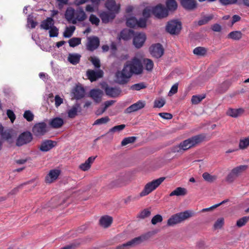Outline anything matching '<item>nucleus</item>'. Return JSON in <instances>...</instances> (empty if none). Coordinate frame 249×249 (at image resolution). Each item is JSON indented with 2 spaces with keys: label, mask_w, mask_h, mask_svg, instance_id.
I'll return each instance as SVG.
<instances>
[{
  "label": "nucleus",
  "mask_w": 249,
  "mask_h": 249,
  "mask_svg": "<svg viewBox=\"0 0 249 249\" xmlns=\"http://www.w3.org/2000/svg\"><path fill=\"white\" fill-rule=\"evenodd\" d=\"M146 36L142 33H137L135 34L133 37V44L137 48H140L142 46L145 40Z\"/></svg>",
  "instance_id": "f8f14e48"
},
{
  "label": "nucleus",
  "mask_w": 249,
  "mask_h": 249,
  "mask_svg": "<svg viewBox=\"0 0 249 249\" xmlns=\"http://www.w3.org/2000/svg\"><path fill=\"white\" fill-rule=\"evenodd\" d=\"M193 213L191 211H185L173 215L167 220V224L168 226H173L176 224L181 223L193 215Z\"/></svg>",
  "instance_id": "20e7f679"
},
{
  "label": "nucleus",
  "mask_w": 249,
  "mask_h": 249,
  "mask_svg": "<svg viewBox=\"0 0 249 249\" xmlns=\"http://www.w3.org/2000/svg\"><path fill=\"white\" fill-rule=\"evenodd\" d=\"M249 145V136L245 138L240 140L239 144V148L244 149Z\"/></svg>",
  "instance_id": "37998d69"
},
{
  "label": "nucleus",
  "mask_w": 249,
  "mask_h": 249,
  "mask_svg": "<svg viewBox=\"0 0 249 249\" xmlns=\"http://www.w3.org/2000/svg\"><path fill=\"white\" fill-rule=\"evenodd\" d=\"M60 174V171L58 169L51 170L45 177L46 183H51L57 179Z\"/></svg>",
  "instance_id": "6ab92c4d"
},
{
  "label": "nucleus",
  "mask_w": 249,
  "mask_h": 249,
  "mask_svg": "<svg viewBox=\"0 0 249 249\" xmlns=\"http://www.w3.org/2000/svg\"><path fill=\"white\" fill-rule=\"evenodd\" d=\"M193 53L198 56H204L207 53V50L204 47H197L194 49Z\"/></svg>",
  "instance_id": "ea45409f"
},
{
  "label": "nucleus",
  "mask_w": 249,
  "mask_h": 249,
  "mask_svg": "<svg viewBox=\"0 0 249 249\" xmlns=\"http://www.w3.org/2000/svg\"><path fill=\"white\" fill-rule=\"evenodd\" d=\"M187 194V189L183 187H178L173 191H172L169 195L170 196H184Z\"/></svg>",
  "instance_id": "7c9ffc66"
},
{
  "label": "nucleus",
  "mask_w": 249,
  "mask_h": 249,
  "mask_svg": "<svg viewBox=\"0 0 249 249\" xmlns=\"http://www.w3.org/2000/svg\"><path fill=\"white\" fill-rule=\"evenodd\" d=\"M72 93L75 98L79 99L84 96L85 89L81 86L77 85L73 89Z\"/></svg>",
  "instance_id": "b1692460"
},
{
  "label": "nucleus",
  "mask_w": 249,
  "mask_h": 249,
  "mask_svg": "<svg viewBox=\"0 0 249 249\" xmlns=\"http://www.w3.org/2000/svg\"><path fill=\"white\" fill-rule=\"evenodd\" d=\"M96 158V157L93 156L89 157L84 163L79 165V169L83 171H88L90 168L91 164L94 161Z\"/></svg>",
  "instance_id": "4be33fe9"
},
{
  "label": "nucleus",
  "mask_w": 249,
  "mask_h": 249,
  "mask_svg": "<svg viewBox=\"0 0 249 249\" xmlns=\"http://www.w3.org/2000/svg\"><path fill=\"white\" fill-rule=\"evenodd\" d=\"M249 216H244L240 218L237 221L236 225L239 227H242L246 224V223L249 221Z\"/></svg>",
  "instance_id": "4d7b16f0"
},
{
  "label": "nucleus",
  "mask_w": 249,
  "mask_h": 249,
  "mask_svg": "<svg viewBox=\"0 0 249 249\" xmlns=\"http://www.w3.org/2000/svg\"><path fill=\"white\" fill-rule=\"evenodd\" d=\"M159 115L162 118L167 120L171 119L173 117V116L171 114L169 113H160Z\"/></svg>",
  "instance_id": "338daca9"
},
{
  "label": "nucleus",
  "mask_w": 249,
  "mask_h": 249,
  "mask_svg": "<svg viewBox=\"0 0 249 249\" xmlns=\"http://www.w3.org/2000/svg\"><path fill=\"white\" fill-rule=\"evenodd\" d=\"M103 71L101 70L95 71L94 70H89L87 71V76L88 79L93 82L96 81L97 79L101 78L103 75Z\"/></svg>",
  "instance_id": "f3484780"
},
{
  "label": "nucleus",
  "mask_w": 249,
  "mask_h": 249,
  "mask_svg": "<svg viewBox=\"0 0 249 249\" xmlns=\"http://www.w3.org/2000/svg\"><path fill=\"white\" fill-rule=\"evenodd\" d=\"M99 16L104 23H108L110 20H112L115 17V15L111 12H101Z\"/></svg>",
  "instance_id": "393cba45"
},
{
  "label": "nucleus",
  "mask_w": 249,
  "mask_h": 249,
  "mask_svg": "<svg viewBox=\"0 0 249 249\" xmlns=\"http://www.w3.org/2000/svg\"><path fill=\"white\" fill-rule=\"evenodd\" d=\"M55 142L51 140H46L43 142L40 147L39 149L43 152H47L52 149L56 145Z\"/></svg>",
  "instance_id": "412c9836"
},
{
  "label": "nucleus",
  "mask_w": 249,
  "mask_h": 249,
  "mask_svg": "<svg viewBox=\"0 0 249 249\" xmlns=\"http://www.w3.org/2000/svg\"><path fill=\"white\" fill-rule=\"evenodd\" d=\"M80 110V106L78 104H75L67 111L68 116L70 118H74L77 114V112Z\"/></svg>",
  "instance_id": "c756f323"
},
{
  "label": "nucleus",
  "mask_w": 249,
  "mask_h": 249,
  "mask_svg": "<svg viewBox=\"0 0 249 249\" xmlns=\"http://www.w3.org/2000/svg\"><path fill=\"white\" fill-rule=\"evenodd\" d=\"M81 57V55L78 53H69L68 56V60L71 64L76 65L79 62Z\"/></svg>",
  "instance_id": "c85d7f7f"
},
{
  "label": "nucleus",
  "mask_w": 249,
  "mask_h": 249,
  "mask_svg": "<svg viewBox=\"0 0 249 249\" xmlns=\"http://www.w3.org/2000/svg\"><path fill=\"white\" fill-rule=\"evenodd\" d=\"M103 92L99 89H92L89 92L90 97L96 103H99L102 100Z\"/></svg>",
  "instance_id": "aec40b11"
},
{
  "label": "nucleus",
  "mask_w": 249,
  "mask_h": 249,
  "mask_svg": "<svg viewBox=\"0 0 249 249\" xmlns=\"http://www.w3.org/2000/svg\"><path fill=\"white\" fill-rule=\"evenodd\" d=\"M145 239L144 236H139L132 239V240L123 244L124 249H130L142 243Z\"/></svg>",
  "instance_id": "dca6fc26"
},
{
  "label": "nucleus",
  "mask_w": 249,
  "mask_h": 249,
  "mask_svg": "<svg viewBox=\"0 0 249 249\" xmlns=\"http://www.w3.org/2000/svg\"><path fill=\"white\" fill-rule=\"evenodd\" d=\"M7 115L8 118L10 119L12 123H13L16 119V116L13 111L8 109L7 111Z\"/></svg>",
  "instance_id": "774afa93"
},
{
  "label": "nucleus",
  "mask_w": 249,
  "mask_h": 249,
  "mask_svg": "<svg viewBox=\"0 0 249 249\" xmlns=\"http://www.w3.org/2000/svg\"><path fill=\"white\" fill-rule=\"evenodd\" d=\"M28 25H30L31 28H34L36 26L37 23L33 20V16L29 15L28 18Z\"/></svg>",
  "instance_id": "0e129e2a"
},
{
  "label": "nucleus",
  "mask_w": 249,
  "mask_h": 249,
  "mask_svg": "<svg viewBox=\"0 0 249 249\" xmlns=\"http://www.w3.org/2000/svg\"><path fill=\"white\" fill-rule=\"evenodd\" d=\"M213 18V17L212 15L204 17L198 21V24L199 25L205 24L211 20Z\"/></svg>",
  "instance_id": "5fc2aeb1"
},
{
  "label": "nucleus",
  "mask_w": 249,
  "mask_h": 249,
  "mask_svg": "<svg viewBox=\"0 0 249 249\" xmlns=\"http://www.w3.org/2000/svg\"><path fill=\"white\" fill-rule=\"evenodd\" d=\"M110 119L108 117L106 116L96 120L93 123V125H100L105 124L109 121Z\"/></svg>",
  "instance_id": "8fccbe9b"
},
{
  "label": "nucleus",
  "mask_w": 249,
  "mask_h": 249,
  "mask_svg": "<svg viewBox=\"0 0 249 249\" xmlns=\"http://www.w3.org/2000/svg\"><path fill=\"white\" fill-rule=\"evenodd\" d=\"M100 41L97 37H89L88 38L86 47L89 51H93L98 47Z\"/></svg>",
  "instance_id": "2eb2a0df"
},
{
  "label": "nucleus",
  "mask_w": 249,
  "mask_h": 249,
  "mask_svg": "<svg viewBox=\"0 0 249 249\" xmlns=\"http://www.w3.org/2000/svg\"><path fill=\"white\" fill-rule=\"evenodd\" d=\"M149 50L151 55L157 58L160 57L163 54L164 50L160 44L152 45Z\"/></svg>",
  "instance_id": "ddd939ff"
},
{
  "label": "nucleus",
  "mask_w": 249,
  "mask_h": 249,
  "mask_svg": "<svg viewBox=\"0 0 249 249\" xmlns=\"http://www.w3.org/2000/svg\"><path fill=\"white\" fill-rule=\"evenodd\" d=\"M152 13V7H150L145 8L142 12L143 18L146 19V20L148 18L150 17L151 14Z\"/></svg>",
  "instance_id": "864d4df0"
},
{
  "label": "nucleus",
  "mask_w": 249,
  "mask_h": 249,
  "mask_svg": "<svg viewBox=\"0 0 249 249\" xmlns=\"http://www.w3.org/2000/svg\"><path fill=\"white\" fill-rule=\"evenodd\" d=\"M205 98L204 95H193L191 99V102L193 104H197Z\"/></svg>",
  "instance_id": "c03bdc74"
},
{
  "label": "nucleus",
  "mask_w": 249,
  "mask_h": 249,
  "mask_svg": "<svg viewBox=\"0 0 249 249\" xmlns=\"http://www.w3.org/2000/svg\"><path fill=\"white\" fill-rule=\"evenodd\" d=\"M228 36L232 39L239 40L242 37V34L240 31H233L231 32Z\"/></svg>",
  "instance_id": "79ce46f5"
},
{
  "label": "nucleus",
  "mask_w": 249,
  "mask_h": 249,
  "mask_svg": "<svg viewBox=\"0 0 249 249\" xmlns=\"http://www.w3.org/2000/svg\"><path fill=\"white\" fill-rule=\"evenodd\" d=\"M49 34L50 37H56L58 36V30L56 27L53 26L50 29Z\"/></svg>",
  "instance_id": "e2e57ef3"
},
{
  "label": "nucleus",
  "mask_w": 249,
  "mask_h": 249,
  "mask_svg": "<svg viewBox=\"0 0 249 249\" xmlns=\"http://www.w3.org/2000/svg\"><path fill=\"white\" fill-rule=\"evenodd\" d=\"M89 60L95 68H99L100 67V61L98 58L95 56H92L90 57Z\"/></svg>",
  "instance_id": "bf43d9fd"
},
{
  "label": "nucleus",
  "mask_w": 249,
  "mask_h": 249,
  "mask_svg": "<svg viewBox=\"0 0 249 249\" xmlns=\"http://www.w3.org/2000/svg\"><path fill=\"white\" fill-rule=\"evenodd\" d=\"M125 127V125L124 124L116 125L111 128H110L106 135L109 134L110 133H115L117 132H120L123 130Z\"/></svg>",
  "instance_id": "a19ab883"
},
{
  "label": "nucleus",
  "mask_w": 249,
  "mask_h": 249,
  "mask_svg": "<svg viewBox=\"0 0 249 249\" xmlns=\"http://www.w3.org/2000/svg\"><path fill=\"white\" fill-rule=\"evenodd\" d=\"M181 29V23L177 20H171L168 22L166 27V31L172 35L178 34Z\"/></svg>",
  "instance_id": "0eeeda50"
},
{
  "label": "nucleus",
  "mask_w": 249,
  "mask_h": 249,
  "mask_svg": "<svg viewBox=\"0 0 249 249\" xmlns=\"http://www.w3.org/2000/svg\"><path fill=\"white\" fill-rule=\"evenodd\" d=\"M167 10L169 11H174L177 9L178 4L175 0H167L166 2Z\"/></svg>",
  "instance_id": "4c0bfd02"
},
{
  "label": "nucleus",
  "mask_w": 249,
  "mask_h": 249,
  "mask_svg": "<svg viewBox=\"0 0 249 249\" xmlns=\"http://www.w3.org/2000/svg\"><path fill=\"white\" fill-rule=\"evenodd\" d=\"M126 25L130 28H144L146 26V19L140 18L138 20L135 17L127 18Z\"/></svg>",
  "instance_id": "423d86ee"
},
{
  "label": "nucleus",
  "mask_w": 249,
  "mask_h": 249,
  "mask_svg": "<svg viewBox=\"0 0 249 249\" xmlns=\"http://www.w3.org/2000/svg\"><path fill=\"white\" fill-rule=\"evenodd\" d=\"M53 20L52 18H48L46 20H44L40 26L42 29L45 30H49L53 26Z\"/></svg>",
  "instance_id": "2f4dec72"
},
{
  "label": "nucleus",
  "mask_w": 249,
  "mask_h": 249,
  "mask_svg": "<svg viewBox=\"0 0 249 249\" xmlns=\"http://www.w3.org/2000/svg\"><path fill=\"white\" fill-rule=\"evenodd\" d=\"M205 139L203 135H198L191 137L181 142L178 145L173 148V152L181 153L196 146L202 142Z\"/></svg>",
  "instance_id": "f257e3e1"
},
{
  "label": "nucleus",
  "mask_w": 249,
  "mask_h": 249,
  "mask_svg": "<svg viewBox=\"0 0 249 249\" xmlns=\"http://www.w3.org/2000/svg\"><path fill=\"white\" fill-rule=\"evenodd\" d=\"M136 139L135 137H129L125 138L122 141L121 144L123 146H124L128 144L132 143L135 141Z\"/></svg>",
  "instance_id": "09e8293b"
},
{
  "label": "nucleus",
  "mask_w": 249,
  "mask_h": 249,
  "mask_svg": "<svg viewBox=\"0 0 249 249\" xmlns=\"http://www.w3.org/2000/svg\"><path fill=\"white\" fill-rule=\"evenodd\" d=\"M202 176L205 181L209 183L213 182L217 178V176L211 175L208 172H204Z\"/></svg>",
  "instance_id": "c9c22d12"
},
{
  "label": "nucleus",
  "mask_w": 249,
  "mask_h": 249,
  "mask_svg": "<svg viewBox=\"0 0 249 249\" xmlns=\"http://www.w3.org/2000/svg\"><path fill=\"white\" fill-rule=\"evenodd\" d=\"M164 177H161L147 183L143 190L140 193V197L146 196L156 190L165 180Z\"/></svg>",
  "instance_id": "39448f33"
},
{
  "label": "nucleus",
  "mask_w": 249,
  "mask_h": 249,
  "mask_svg": "<svg viewBox=\"0 0 249 249\" xmlns=\"http://www.w3.org/2000/svg\"><path fill=\"white\" fill-rule=\"evenodd\" d=\"M237 177L233 173L232 170L227 175L226 181L228 183H232Z\"/></svg>",
  "instance_id": "3c124183"
},
{
  "label": "nucleus",
  "mask_w": 249,
  "mask_h": 249,
  "mask_svg": "<svg viewBox=\"0 0 249 249\" xmlns=\"http://www.w3.org/2000/svg\"><path fill=\"white\" fill-rule=\"evenodd\" d=\"M181 3L184 8L188 10L193 9L196 6L195 0H181Z\"/></svg>",
  "instance_id": "cd10ccee"
},
{
  "label": "nucleus",
  "mask_w": 249,
  "mask_h": 249,
  "mask_svg": "<svg viewBox=\"0 0 249 249\" xmlns=\"http://www.w3.org/2000/svg\"><path fill=\"white\" fill-rule=\"evenodd\" d=\"M105 91L107 95L111 97L118 96L121 92V90L118 88L109 87H107Z\"/></svg>",
  "instance_id": "a878e982"
},
{
  "label": "nucleus",
  "mask_w": 249,
  "mask_h": 249,
  "mask_svg": "<svg viewBox=\"0 0 249 249\" xmlns=\"http://www.w3.org/2000/svg\"><path fill=\"white\" fill-rule=\"evenodd\" d=\"M145 105V101L139 100L127 107L126 111L129 113L135 112L144 108Z\"/></svg>",
  "instance_id": "a211bd4d"
},
{
  "label": "nucleus",
  "mask_w": 249,
  "mask_h": 249,
  "mask_svg": "<svg viewBox=\"0 0 249 249\" xmlns=\"http://www.w3.org/2000/svg\"><path fill=\"white\" fill-rule=\"evenodd\" d=\"M64 120L60 117H55L50 120V126L55 129L60 128L64 124Z\"/></svg>",
  "instance_id": "5701e85b"
},
{
  "label": "nucleus",
  "mask_w": 249,
  "mask_h": 249,
  "mask_svg": "<svg viewBox=\"0 0 249 249\" xmlns=\"http://www.w3.org/2000/svg\"><path fill=\"white\" fill-rule=\"evenodd\" d=\"M151 214V212L148 209H144L141 211L138 215L137 217L140 219H144L149 217Z\"/></svg>",
  "instance_id": "49530a36"
},
{
  "label": "nucleus",
  "mask_w": 249,
  "mask_h": 249,
  "mask_svg": "<svg viewBox=\"0 0 249 249\" xmlns=\"http://www.w3.org/2000/svg\"><path fill=\"white\" fill-rule=\"evenodd\" d=\"M100 224L104 228H107L110 226L112 222V218L108 215H105L101 217Z\"/></svg>",
  "instance_id": "bb28decb"
},
{
  "label": "nucleus",
  "mask_w": 249,
  "mask_h": 249,
  "mask_svg": "<svg viewBox=\"0 0 249 249\" xmlns=\"http://www.w3.org/2000/svg\"><path fill=\"white\" fill-rule=\"evenodd\" d=\"M145 69L148 71H151L153 69L154 63L150 59H144L142 61Z\"/></svg>",
  "instance_id": "e433bc0d"
},
{
  "label": "nucleus",
  "mask_w": 249,
  "mask_h": 249,
  "mask_svg": "<svg viewBox=\"0 0 249 249\" xmlns=\"http://www.w3.org/2000/svg\"><path fill=\"white\" fill-rule=\"evenodd\" d=\"M178 84L176 83L171 87V88L168 93V95L172 96V95L177 93L178 91Z\"/></svg>",
  "instance_id": "69168bd1"
},
{
  "label": "nucleus",
  "mask_w": 249,
  "mask_h": 249,
  "mask_svg": "<svg viewBox=\"0 0 249 249\" xmlns=\"http://www.w3.org/2000/svg\"><path fill=\"white\" fill-rule=\"evenodd\" d=\"M146 88V86L143 83H140L132 85L130 89L133 90H140Z\"/></svg>",
  "instance_id": "603ef678"
},
{
  "label": "nucleus",
  "mask_w": 249,
  "mask_h": 249,
  "mask_svg": "<svg viewBox=\"0 0 249 249\" xmlns=\"http://www.w3.org/2000/svg\"><path fill=\"white\" fill-rule=\"evenodd\" d=\"M81 38L79 37H73L69 40V45L71 47H74L81 43Z\"/></svg>",
  "instance_id": "a18cd8bd"
},
{
  "label": "nucleus",
  "mask_w": 249,
  "mask_h": 249,
  "mask_svg": "<svg viewBox=\"0 0 249 249\" xmlns=\"http://www.w3.org/2000/svg\"><path fill=\"white\" fill-rule=\"evenodd\" d=\"M132 75L124 66L122 71H118L116 74V80L118 83L124 84Z\"/></svg>",
  "instance_id": "6e6552de"
},
{
  "label": "nucleus",
  "mask_w": 249,
  "mask_h": 249,
  "mask_svg": "<svg viewBox=\"0 0 249 249\" xmlns=\"http://www.w3.org/2000/svg\"><path fill=\"white\" fill-rule=\"evenodd\" d=\"M152 14L157 18H163L168 15L167 9L160 5L152 7Z\"/></svg>",
  "instance_id": "1a4fd4ad"
},
{
  "label": "nucleus",
  "mask_w": 249,
  "mask_h": 249,
  "mask_svg": "<svg viewBox=\"0 0 249 249\" xmlns=\"http://www.w3.org/2000/svg\"><path fill=\"white\" fill-rule=\"evenodd\" d=\"M47 131V125L43 122L36 124L33 127V132L37 136L43 135Z\"/></svg>",
  "instance_id": "9b49d317"
},
{
  "label": "nucleus",
  "mask_w": 249,
  "mask_h": 249,
  "mask_svg": "<svg viewBox=\"0 0 249 249\" xmlns=\"http://www.w3.org/2000/svg\"><path fill=\"white\" fill-rule=\"evenodd\" d=\"M75 30V27L74 26L67 27L63 33V36L66 38H69L71 37Z\"/></svg>",
  "instance_id": "58836bf2"
},
{
  "label": "nucleus",
  "mask_w": 249,
  "mask_h": 249,
  "mask_svg": "<svg viewBox=\"0 0 249 249\" xmlns=\"http://www.w3.org/2000/svg\"><path fill=\"white\" fill-rule=\"evenodd\" d=\"M134 34V32L132 30L124 29L123 30L120 34V38L124 40H127L131 38L132 36Z\"/></svg>",
  "instance_id": "72a5a7b5"
},
{
  "label": "nucleus",
  "mask_w": 249,
  "mask_h": 249,
  "mask_svg": "<svg viewBox=\"0 0 249 249\" xmlns=\"http://www.w3.org/2000/svg\"><path fill=\"white\" fill-rule=\"evenodd\" d=\"M105 7L115 15L118 13L120 9V4L117 3L115 0H107L105 3Z\"/></svg>",
  "instance_id": "4468645a"
},
{
  "label": "nucleus",
  "mask_w": 249,
  "mask_h": 249,
  "mask_svg": "<svg viewBox=\"0 0 249 249\" xmlns=\"http://www.w3.org/2000/svg\"><path fill=\"white\" fill-rule=\"evenodd\" d=\"M142 57L141 56L137 55L127 61L124 65L131 75H139L143 72V67Z\"/></svg>",
  "instance_id": "7ed1b4c3"
},
{
  "label": "nucleus",
  "mask_w": 249,
  "mask_h": 249,
  "mask_svg": "<svg viewBox=\"0 0 249 249\" xmlns=\"http://www.w3.org/2000/svg\"><path fill=\"white\" fill-rule=\"evenodd\" d=\"M163 220L162 217L160 214L155 215L151 219V223L153 225H156L158 223L161 222Z\"/></svg>",
  "instance_id": "052dcab7"
},
{
  "label": "nucleus",
  "mask_w": 249,
  "mask_h": 249,
  "mask_svg": "<svg viewBox=\"0 0 249 249\" xmlns=\"http://www.w3.org/2000/svg\"><path fill=\"white\" fill-rule=\"evenodd\" d=\"M32 134L29 132H25L20 134L18 137L16 144L18 146H21L27 144L32 140Z\"/></svg>",
  "instance_id": "9d476101"
},
{
  "label": "nucleus",
  "mask_w": 249,
  "mask_h": 249,
  "mask_svg": "<svg viewBox=\"0 0 249 249\" xmlns=\"http://www.w3.org/2000/svg\"><path fill=\"white\" fill-rule=\"evenodd\" d=\"M244 112L242 108L232 109L230 108L227 112V115L232 117H237L242 114Z\"/></svg>",
  "instance_id": "f704fd0d"
},
{
  "label": "nucleus",
  "mask_w": 249,
  "mask_h": 249,
  "mask_svg": "<svg viewBox=\"0 0 249 249\" xmlns=\"http://www.w3.org/2000/svg\"><path fill=\"white\" fill-rule=\"evenodd\" d=\"M87 15L82 7H79L76 10L71 7L67 8L65 18L70 23L76 24L77 22L84 21L87 18Z\"/></svg>",
  "instance_id": "f03ea898"
},
{
  "label": "nucleus",
  "mask_w": 249,
  "mask_h": 249,
  "mask_svg": "<svg viewBox=\"0 0 249 249\" xmlns=\"http://www.w3.org/2000/svg\"><path fill=\"white\" fill-rule=\"evenodd\" d=\"M165 104V101L163 98L156 99L154 102V107L161 108Z\"/></svg>",
  "instance_id": "de8ad7c7"
},
{
  "label": "nucleus",
  "mask_w": 249,
  "mask_h": 249,
  "mask_svg": "<svg viewBox=\"0 0 249 249\" xmlns=\"http://www.w3.org/2000/svg\"><path fill=\"white\" fill-rule=\"evenodd\" d=\"M248 168V166L247 165H241L233 168L231 170L235 176L238 177L246 171Z\"/></svg>",
  "instance_id": "473e14b6"
},
{
  "label": "nucleus",
  "mask_w": 249,
  "mask_h": 249,
  "mask_svg": "<svg viewBox=\"0 0 249 249\" xmlns=\"http://www.w3.org/2000/svg\"><path fill=\"white\" fill-rule=\"evenodd\" d=\"M89 21L92 24L96 26L98 25L100 20L95 15L91 14L89 18Z\"/></svg>",
  "instance_id": "680f3d73"
},
{
  "label": "nucleus",
  "mask_w": 249,
  "mask_h": 249,
  "mask_svg": "<svg viewBox=\"0 0 249 249\" xmlns=\"http://www.w3.org/2000/svg\"><path fill=\"white\" fill-rule=\"evenodd\" d=\"M24 118L28 122L33 120L34 114L30 110H26L23 114Z\"/></svg>",
  "instance_id": "6e6d98bb"
},
{
  "label": "nucleus",
  "mask_w": 249,
  "mask_h": 249,
  "mask_svg": "<svg viewBox=\"0 0 249 249\" xmlns=\"http://www.w3.org/2000/svg\"><path fill=\"white\" fill-rule=\"evenodd\" d=\"M224 225V219L220 218L218 219L213 225V228L215 230L221 229Z\"/></svg>",
  "instance_id": "13d9d810"
}]
</instances>
